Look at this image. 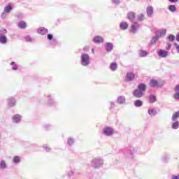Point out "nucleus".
<instances>
[{
    "instance_id": "obj_1",
    "label": "nucleus",
    "mask_w": 179,
    "mask_h": 179,
    "mask_svg": "<svg viewBox=\"0 0 179 179\" xmlns=\"http://www.w3.org/2000/svg\"><path fill=\"white\" fill-rule=\"evenodd\" d=\"M147 86L145 83L138 84L137 89L132 92L134 97L136 99H141L143 96V92H146Z\"/></svg>"
},
{
    "instance_id": "obj_2",
    "label": "nucleus",
    "mask_w": 179,
    "mask_h": 179,
    "mask_svg": "<svg viewBox=\"0 0 179 179\" xmlns=\"http://www.w3.org/2000/svg\"><path fill=\"white\" fill-rule=\"evenodd\" d=\"M80 65L82 66H89L90 65V55L87 53H82L80 55Z\"/></svg>"
},
{
    "instance_id": "obj_3",
    "label": "nucleus",
    "mask_w": 179,
    "mask_h": 179,
    "mask_svg": "<svg viewBox=\"0 0 179 179\" xmlns=\"http://www.w3.org/2000/svg\"><path fill=\"white\" fill-rule=\"evenodd\" d=\"M103 164L104 160H103V159L101 157L94 158L91 162V166L93 167V169H100V167H103Z\"/></svg>"
},
{
    "instance_id": "obj_4",
    "label": "nucleus",
    "mask_w": 179,
    "mask_h": 179,
    "mask_svg": "<svg viewBox=\"0 0 179 179\" xmlns=\"http://www.w3.org/2000/svg\"><path fill=\"white\" fill-rule=\"evenodd\" d=\"M13 10V6L12 4L8 3L4 7L3 12L1 15V19H6V14L10 13Z\"/></svg>"
},
{
    "instance_id": "obj_5",
    "label": "nucleus",
    "mask_w": 179,
    "mask_h": 179,
    "mask_svg": "<svg viewBox=\"0 0 179 179\" xmlns=\"http://www.w3.org/2000/svg\"><path fill=\"white\" fill-rule=\"evenodd\" d=\"M47 106L49 107H57L58 106V101L54 100V96L51 94L47 96Z\"/></svg>"
},
{
    "instance_id": "obj_6",
    "label": "nucleus",
    "mask_w": 179,
    "mask_h": 179,
    "mask_svg": "<svg viewBox=\"0 0 179 179\" xmlns=\"http://www.w3.org/2000/svg\"><path fill=\"white\" fill-rule=\"evenodd\" d=\"M115 130L113 127H105L102 130L103 135L105 136H113L114 135Z\"/></svg>"
},
{
    "instance_id": "obj_7",
    "label": "nucleus",
    "mask_w": 179,
    "mask_h": 179,
    "mask_svg": "<svg viewBox=\"0 0 179 179\" xmlns=\"http://www.w3.org/2000/svg\"><path fill=\"white\" fill-rule=\"evenodd\" d=\"M164 85V82H159L157 80L152 79L150 80V87H162Z\"/></svg>"
},
{
    "instance_id": "obj_8",
    "label": "nucleus",
    "mask_w": 179,
    "mask_h": 179,
    "mask_svg": "<svg viewBox=\"0 0 179 179\" xmlns=\"http://www.w3.org/2000/svg\"><path fill=\"white\" fill-rule=\"evenodd\" d=\"M135 153H136V150L133 147H130L129 149L124 152V155H125L127 157H129L131 159L132 156L135 155Z\"/></svg>"
},
{
    "instance_id": "obj_9",
    "label": "nucleus",
    "mask_w": 179,
    "mask_h": 179,
    "mask_svg": "<svg viewBox=\"0 0 179 179\" xmlns=\"http://www.w3.org/2000/svg\"><path fill=\"white\" fill-rule=\"evenodd\" d=\"M139 27H141V24L138 22H134L131 26L130 33H132L133 34H136V32L138 31V29H139Z\"/></svg>"
},
{
    "instance_id": "obj_10",
    "label": "nucleus",
    "mask_w": 179,
    "mask_h": 179,
    "mask_svg": "<svg viewBox=\"0 0 179 179\" xmlns=\"http://www.w3.org/2000/svg\"><path fill=\"white\" fill-rule=\"evenodd\" d=\"M157 54L160 58H167L169 57V51L163 49H159Z\"/></svg>"
},
{
    "instance_id": "obj_11",
    "label": "nucleus",
    "mask_w": 179,
    "mask_h": 179,
    "mask_svg": "<svg viewBox=\"0 0 179 179\" xmlns=\"http://www.w3.org/2000/svg\"><path fill=\"white\" fill-rule=\"evenodd\" d=\"M136 75L134 72H127L125 76V81L126 82H132V80H135Z\"/></svg>"
},
{
    "instance_id": "obj_12",
    "label": "nucleus",
    "mask_w": 179,
    "mask_h": 179,
    "mask_svg": "<svg viewBox=\"0 0 179 179\" xmlns=\"http://www.w3.org/2000/svg\"><path fill=\"white\" fill-rule=\"evenodd\" d=\"M127 17L129 22H135V19L136 17V13L134 12L130 11L127 13Z\"/></svg>"
},
{
    "instance_id": "obj_13",
    "label": "nucleus",
    "mask_w": 179,
    "mask_h": 179,
    "mask_svg": "<svg viewBox=\"0 0 179 179\" xmlns=\"http://www.w3.org/2000/svg\"><path fill=\"white\" fill-rule=\"evenodd\" d=\"M48 40H49V44L50 45H57V39L54 38V35L49 34L47 36Z\"/></svg>"
},
{
    "instance_id": "obj_14",
    "label": "nucleus",
    "mask_w": 179,
    "mask_h": 179,
    "mask_svg": "<svg viewBox=\"0 0 179 179\" xmlns=\"http://www.w3.org/2000/svg\"><path fill=\"white\" fill-rule=\"evenodd\" d=\"M92 41L94 44H101L104 43V38L100 36H96L93 38Z\"/></svg>"
},
{
    "instance_id": "obj_15",
    "label": "nucleus",
    "mask_w": 179,
    "mask_h": 179,
    "mask_svg": "<svg viewBox=\"0 0 179 179\" xmlns=\"http://www.w3.org/2000/svg\"><path fill=\"white\" fill-rule=\"evenodd\" d=\"M113 49H114V44H113V43L106 42L105 43V50L106 52H111V51H113Z\"/></svg>"
},
{
    "instance_id": "obj_16",
    "label": "nucleus",
    "mask_w": 179,
    "mask_h": 179,
    "mask_svg": "<svg viewBox=\"0 0 179 179\" xmlns=\"http://www.w3.org/2000/svg\"><path fill=\"white\" fill-rule=\"evenodd\" d=\"M8 105L9 107H15L16 106V99L13 96H10L8 99Z\"/></svg>"
},
{
    "instance_id": "obj_17",
    "label": "nucleus",
    "mask_w": 179,
    "mask_h": 179,
    "mask_svg": "<svg viewBox=\"0 0 179 179\" xmlns=\"http://www.w3.org/2000/svg\"><path fill=\"white\" fill-rule=\"evenodd\" d=\"M22 121V116L19 114H15L13 116V122L15 124H19Z\"/></svg>"
},
{
    "instance_id": "obj_18",
    "label": "nucleus",
    "mask_w": 179,
    "mask_h": 179,
    "mask_svg": "<svg viewBox=\"0 0 179 179\" xmlns=\"http://www.w3.org/2000/svg\"><path fill=\"white\" fill-rule=\"evenodd\" d=\"M116 101L117 104H125V101H127V99H125V96H120L117 97Z\"/></svg>"
},
{
    "instance_id": "obj_19",
    "label": "nucleus",
    "mask_w": 179,
    "mask_h": 179,
    "mask_svg": "<svg viewBox=\"0 0 179 179\" xmlns=\"http://www.w3.org/2000/svg\"><path fill=\"white\" fill-rule=\"evenodd\" d=\"M174 91L176 93L173 95L175 100H179V85H176Z\"/></svg>"
},
{
    "instance_id": "obj_20",
    "label": "nucleus",
    "mask_w": 179,
    "mask_h": 179,
    "mask_svg": "<svg viewBox=\"0 0 179 179\" xmlns=\"http://www.w3.org/2000/svg\"><path fill=\"white\" fill-rule=\"evenodd\" d=\"M148 99L150 104H153V103H156L157 101V98L156 97V95L154 94H150Z\"/></svg>"
},
{
    "instance_id": "obj_21",
    "label": "nucleus",
    "mask_w": 179,
    "mask_h": 179,
    "mask_svg": "<svg viewBox=\"0 0 179 179\" xmlns=\"http://www.w3.org/2000/svg\"><path fill=\"white\" fill-rule=\"evenodd\" d=\"M8 43V37L6 35H0V44H7Z\"/></svg>"
},
{
    "instance_id": "obj_22",
    "label": "nucleus",
    "mask_w": 179,
    "mask_h": 179,
    "mask_svg": "<svg viewBox=\"0 0 179 179\" xmlns=\"http://www.w3.org/2000/svg\"><path fill=\"white\" fill-rule=\"evenodd\" d=\"M17 27H19V29H26V27H27V24L26 23V22L21 20L17 24Z\"/></svg>"
},
{
    "instance_id": "obj_23",
    "label": "nucleus",
    "mask_w": 179,
    "mask_h": 179,
    "mask_svg": "<svg viewBox=\"0 0 179 179\" xmlns=\"http://www.w3.org/2000/svg\"><path fill=\"white\" fill-rule=\"evenodd\" d=\"M159 38H160L158 36L157 34L155 33V36H152V38L150 40V44L151 45H153L156 43V41H159Z\"/></svg>"
},
{
    "instance_id": "obj_24",
    "label": "nucleus",
    "mask_w": 179,
    "mask_h": 179,
    "mask_svg": "<svg viewBox=\"0 0 179 179\" xmlns=\"http://www.w3.org/2000/svg\"><path fill=\"white\" fill-rule=\"evenodd\" d=\"M146 12H147V16L148 17H152V15H153V7L148 6L146 9Z\"/></svg>"
},
{
    "instance_id": "obj_25",
    "label": "nucleus",
    "mask_w": 179,
    "mask_h": 179,
    "mask_svg": "<svg viewBox=\"0 0 179 179\" xmlns=\"http://www.w3.org/2000/svg\"><path fill=\"white\" fill-rule=\"evenodd\" d=\"M155 33L158 35V37L159 38L164 37L166 36V33H167V31L166 29H161Z\"/></svg>"
},
{
    "instance_id": "obj_26",
    "label": "nucleus",
    "mask_w": 179,
    "mask_h": 179,
    "mask_svg": "<svg viewBox=\"0 0 179 179\" xmlns=\"http://www.w3.org/2000/svg\"><path fill=\"white\" fill-rule=\"evenodd\" d=\"M8 169V164L5 160L0 161V170H6Z\"/></svg>"
},
{
    "instance_id": "obj_27",
    "label": "nucleus",
    "mask_w": 179,
    "mask_h": 179,
    "mask_svg": "<svg viewBox=\"0 0 179 179\" xmlns=\"http://www.w3.org/2000/svg\"><path fill=\"white\" fill-rule=\"evenodd\" d=\"M128 22H122L120 24V30H127V29H128Z\"/></svg>"
},
{
    "instance_id": "obj_28",
    "label": "nucleus",
    "mask_w": 179,
    "mask_h": 179,
    "mask_svg": "<svg viewBox=\"0 0 179 179\" xmlns=\"http://www.w3.org/2000/svg\"><path fill=\"white\" fill-rule=\"evenodd\" d=\"M24 41L26 43H34V38H31V36H30V35H27L24 37Z\"/></svg>"
},
{
    "instance_id": "obj_29",
    "label": "nucleus",
    "mask_w": 179,
    "mask_h": 179,
    "mask_svg": "<svg viewBox=\"0 0 179 179\" xmlns=\"http://www.w3.org/2000/svg\"><path fill=\"white\" fill-rule=\"evenodd\" d=\"M149 115H150L151 117H155V115H156V114H157V111L156 110V109L152 108L148 109V111Z\"/></svg>"
},
{
    "instance_id": "obj_30",
    "label": "nucleus",
    "mask_w": 179,
    "mask_h": 179,
    "mask_svg": "<svg viewBox=\"0 0 179 179\" xmlns=\"http://www.w3.org/2000/svg\"><path fill=\"white\" fill-rule=\"evenodd\" d=\"M169 160H170V155L166 154V155H164L162 157V161L164 163H169Z\"/></svg>"
},
{
    "instance_id": "obj_31",
    "label": "nucleus",
    "mask_w": 179,
    "mask_h": 179,
    "mask_svg": "<svg viewBox=\"0 0 179 179\" xmlns=\"http://www.w3.org/2000/svg\"><path fill=\"white\" fill-rule=\"evenodd\" d=\"M10 65L11 66L12 71H18L19 70V66H17V64H16V62H11Z\"/></svg>"
},
{
    "instance_id": "obj_32",
    "label": "nucleus",
    "mask_w": 179,
    "mask_h": 179,
    "mask_svg": "<svg viewBox=\"0 0 179 179\" xmlns=\"http://www.w3.org/2000/svg\"><path fill=\"white\" fill-rule=\"evenodd\" d=\"M13 163H14V164H19V163H20V157L17 155L14 156Z\"/></svg>"
},
{
    "instance_id": "obj_33",
    "label": "nucleus",
    "mask_w": 179,
    "mask_h": 179,
    "mask_svg": "<svg viewBox=\"0 0 179 179\" xmlns=\"http://www.w3.org/2000/svg\"><path fill=\"white\" fill-rule=\"evenodd\" d=\"M36 31L38 34H41V36H44V34H45V29L44 27H39Z\"/></svg>"
},
{
    "instance_id": "obj_34",
    "label": "nucleus",
    "mask_w": 179,
    "mask_h": 179,
    "mask_svg": "<svg viewBox=\"0 0 179 179\" xmlns=\"http://www.w3.org/2000/svg\"><path fill=\"white\" fill-rule=\"evenodd\" d=\"M148 55H149V52H148L146 50H142L139 53V56L141 58H145V57H148Z\"/></svg>"
},
{
    "instance_id": "obj_35",
    "label": "nucleus",
    "mask_w": 179,
    "mask_h": 179,
    "mask_svg": "<svg viewBox=\"0 0 179 179\" xmlns=\"http://www.w3.org/2000/svg\"><path fill=\"white\" fill-rule=\"evenodd\" d=\"M134 106L135 107H142V106H143V101L137 99L134 101Z\"/></svg>"
},
{
    "instance_id": "obj_36",
    "label": "nucleus",
    "mask_w": 179,
    "mask_h": 179,
    "mask_svg": "<svg viewBox=\"0 0 179 179\" xmlns=\"http://www.w3.org/2000/svg\"><path fill=\"white\" fill-rule=\"evenodd\" d=\"M179 128V121L175 120L172 123V129H178Z\"/></svg>"
},
{
    "instance_id": "obj_37",
    "label": "nucleus",
    "mask_w": 179,
    "mask_h": 179,
    "mask_svg": "<svg viewBox=\"0 0 179 179\" xmlns=\"http://www.w3.org/2000/svg\"><path fill=\"white\" fill-rule=\"evenodd\" d=\"M75 144V138L70 137L67 140V145L69 146H73Z\"/></svg>"
},
{
    "instance_id": "obj_38",
    "label": "nucleus",
    "mask_w": 179,
    "mask_h": 179,
    "mask_svg": "<svg viewBox=\"0 0 179 179\" xmlns=\"http://www.w3.org/2000/svg\"><path fill=\"white\" fill-rule=\"evenodd\" d=\"M118 65L116 62H113L110 65V69H111L113 71H117Z\"/></svg>"
},
{
    "instance_id": "obj_39",
    "label": "nucleus",
    "mask_w": 179,
    "mask_h": 179,
    "mask_svg": "<svg viewBox=\"0 0 179 179\" xmlns=\"http://www.w3.org/2000/svg\"><path fill=\"white\" fill-rule=\"evenodd\" d=\"M179 119V111L173 113L171 120L172 121H177Z\"/></svg>"
},
{
    "instance_id": "obj_40",
    "label": "nucleus",
    "mask_w": 179,
    "mask_h": 179,
    "mask_svg": "<svg viewBox=\"0 0 179 179\" xmlns=\"http://www.w3.org/2000/svg\"><path fill=\"white\" fill-rule=\"evenodd\" d=\"M168 9L170 12H176V10H177V7H176V5H170Z\"/></svg>"
},
{
    "instance_id": "obj_41",
    "label": "nucleus",
    "mask_w": 179,
    "mask_h": 179,
    "mask_svg": "<svg viewBox=\"0 0 179 179\" xmlns=\"http://www.w3.org/2000/svg\"><path fill=\"white\" fill-rule=\"evenodd\" d=\"M145 20V15L143 14H140L137 16V20L138 22H143Z\"/></svg>"
},
{
    "instance_id": "obj_42",
    "label": "nucleus",
    "mask_w": 179,
    "mask_h": 179,
    "mask_svg": "<svg viewBox=\"0 0 179 179\" xmlns=\"http://www.w3.org/2000/svg\"><path fill=\"white\" fill-rule=\"evenodd\" d=\"M167 40H169V41H170L171 43H173V41L176 40V36L173 34H170L169 36H167Z\"/></svg>"
},
{
    "instance_id": "obj_43",
    "label": "nucleus",
    "mask_w": 179,
    "mask_h": 179,
    "mask_svg": "<svg viewBox=\"0 0 179 179\" xmlns=\"http://www.w3.org/2000/svg\"><path fill=\"white\" fill-rule=\"evenodd\" d=\"M8 34V30L6 29H0V36H6L5 34Z\"/></svg>"
},
{
    "instance_id": "obj_44",
    "label": "nucleus",
    "mask_w": 179,
    "mask_h": 179,
    "mask_svg": "<svg viewBox=\"0 0 179 179\" xmlns=\"http://www.w3.org/2000/svg\"><path fill=\"white\" fill-rule=\"evenodd\" d=\"M111 3L114 5H120V3H121V0H111Z\"/></svg>"
},
{
    "instance_id": "obj_45",
    "label": "nucleus",
    "mask_w": 179,
    "mask_h": 179,
    "mask_svg": "<svg viewBox=\"0 0 179 179\" xmlns=\"http://www.w3.org/2000/svg\"><path fill=\"white\" fill-rule=\"evenodd\" d=\"M45 129H46V131H50V130L52 129V125H51L50 124H46Z\"/></svg>"
},
{
    "instance_id": "obj_46",
    "label": "nucleus",
    "mask_w": 179,
    "mask_h": 179,
    "mask_svg": "<svg viewBox=\"0 0 179 179\" xmlns=\"http://www.w3.org/2000/svg\"><path fill=\"white\" fill-rule=\"evenodd\" d=\"M166 51H170V50H171V44L168 43L166 47Z\"/></svg>"
},
{
    "instance_id": "obj_47",
    "label": "nucleus",
    "mask_w": 179,
    "mask_h": 179,
    "mask_svg": "<svg viewBox=\"0 0 179 179\" xmlns=\"http://www.w3.org/2000/svg\"><path fill=\"white\" fill-rule=\"evenodd\" d=\"M173 45L176 47L177 52L179 54V45L177 43H175Z\"/></svg>"
},
{
    "instance_id": "obj_48",
    "label": "nucleus",
    "mask_w": 179,
    "mask_h": 179,
    "mask_svg": "<svg viewBox=\"0 0 179 179\" xmlns=\"http://www.w3.org/2000/svg\"><path fill=\"white\" fill-rule=\"evenodd\" d=\"M171 179H179V174L176 176V175H172L171 177Z\"/></svg>"
},
{
    "instance_id": "obj_49",
    "label": "nucleus",
    "mask_w": 179,
    "mask_h": 179,
    "mask_svg": "<svg viewBox=\"0 0 179 179\" xmlns=\"http://www.w3.org/2000/svg\"><path fill=\"white\" fill-rule=\"evenodd\" d=\"M115 107V103L110 102V110H111V108H114Z\"/></svg>"
},
{
    "instance_id": "obj_50",
    "label": "nucleus",
    "mask_w": 179,
    "mask_h": 179,
    "mask_svg": "<svg viewBox=\"0 0 179 179\" xmlns=\"http://www.w3.org/2000/svg\"><path fill=\"white\" fill-rule=\"evenodd\" d=\"M74 173H75L73 172V171H70L68 173V176H69V177H72V176H73Z\"/></svg>"
},
{
    "instance_id": "obj_51",
    "label": "nucleus",
    "mask_w": 179,
    "mask_h": 179,
    "mask_svg": "<svg viewBox=\"0 0 179 179\" xmlns=\"http://www.w3.org/2000/svg\"><path fill=\"white\" fill-rule=\"evenodd\" d=\"M45 150L46 152H51V148L48 147V145H45Z\"/></svg>"
},
{
    "instance_id": "obj_52",
    "label": "nucleus",
    "mask_w": 179,
    "mask_h": 179,
    "mask_svg": "<svg viewBox=\"0 0 179 179\" xmlns=\"http://www.w3.org/2000/svg\"><path fill=\"white\" fill-rule=\"evenodd\" d=\"M89 50H90L89 46H86L83 48V51H85V52H87Z\"/></svg>"
},
{
    "instance_id": "obj_53",
    "label": "nucleus",
    "mask_w": 179,
    "mask_h": 179,
    "mask_svg": "<svg viewBox=\"0 0 179 179\" xmlns=\"http://www.w3.org/2000/svg\"><path fill=\"white\" fill-rule=\"evenodd\" d=\"M169 2H171V3H176V2H178V0H169Z\"/></svg>"
},
{
    "instance_id": "obj_54",
    "label": "nucleus",
    "mask_w": 179,
    "mask_h": 179,
    "mask_svg": "<svg viewBox=\"0 0 179 179\" xmlns=\"http://www.w3.org/2000/svg\"><path fill=\"white\" fill-rule=\"evenodd\" d=\"M176 38V41L179 43V32L177 34Z\"/></svg>"
},
{
    "instance_id": "obj_55",
    "label": "nucleus",
    "mask_w": 179,
    "mask_h": 179,
    "mask_svg": "<svg viewBox=\"0 0 179 179\" xmlns=\"http://www.w3.org/2000/svg\"><path fill=\"white\" fill-rule=\"evenodd\" d=\"M22 16H23V15H22V14L18 15L19 18L22 17Z\"/></svg>"
},
{
    "instance_id": "obj_56",
    "label": "nucleus",
    "mask_w": 179,
    "mask_h": 179,
    "mask_svg": "<svg viewBox=\"0 0 179 179\" xmlns=\"http://www.w3.org/2000/svg\"><path fill=\"white\" fill-rule=\"evenodd\" d=\"M71 6H72V8H76V5H72Z\"/></svg>"
},
{
    "instance_id": "obj_57",
    "label": "nucleus",
    "mask_w": 179,
    "mask_h": 179,
    "mask_svg": "<svg viewBox=\"0 0 179 179\" xmlns=\"http://www.w3.org/2000/svg\"><path fill=\"white\" fill-rule=\"evenodd\" d=\"M47 33H48V29H45V34H47Z\"/></svg>"
},
{
    "instance_id": "obj_58",
    "label": "nucleus",
    "mask_w": 179,
    "mask_h": 179,
    "mask_svg": "<svg viewBox=\"0 0 179 179\" xmlns=\"http://www.w3.org/2000/svg\"><path fill=\"white\" fill-rule=\"evenodd\" d=\"M92 52H94V49H92Z\"/></svg>"
},
{
    "instance_id": "obj_59",
    "label": "nucleus",
    "mask_w": 179,
    "mask_h": 179,
    "mask_svg": "<svg viewBox=\"0 0 179 179\" xmlns=\"http://www.w3.org/2000/svg\"><path fill=\"white\" fill-rule=\"evenodd\" d=\"M0 136H1V133H0Z\"/></svg>"
}]
</instances>
